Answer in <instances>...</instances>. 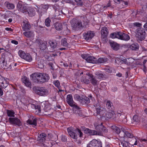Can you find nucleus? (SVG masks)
I'll use <instances>...</instances> for the list:
<instances>
[{
  "label": "nucleus",
  "instance_id": "1",
  "mask_svg": "<svg viewBox=\"0 0 147 147\" xmlns=\"http://www.w3.org/2000/svg\"><path fill=\"white\" fill-rule=\"evenodd\" d=\"M31 80L37 83H42L48 81L49 79V75L44 73H34L30 76Z\"/></svg>",
  "mask_w": 147,
  "mask_h": 147
},
{
  "label": "nucleus",
  "instance_id": "2",
  "mask_svg": "<svg viewBox=\"0 0 147 147\" xmlns=\"http://www.w3.org/2000/svg\"><path fill=\"white\" fill-rule=\"evenodd\" d=\"M88 21L86 18L82 17L78 20H72L71 26L74 30H80L86 28L88 26Z\"/></svg>",
  "mask_w": 147,
  "mask_h": 147
},
{
  "label": "nucleus",
  "instance_id": "3",
  "mask_svg": "<svg viewBox=\"0 0 147 147\" xmlns=\"http://www.w3.org/2000/svg\"><path fill=\"white\" fill-rule=\"evenodd\" d=\"M67 131L70 136L75 140L77 138V134L78 135L79 134L80 137H82L83 135V134L81 131L78 129L74 130L72 127H69L67 128Z\"/></svg>",
  "mask_w": 147,
  "mask_h": 147
},
{
  "label": "nucleus",
  "instance_id": "4",
  "mask_svg": "<svg viewBox=\"0 0 147 147\" xmlns=\"http://www.w3.org/2000/svg\"><path fill=\"white\" fill-rule=\"evenodd\" d=\"M34 91L36 94L41 96H46L49 94V91L44 87H36Z\"/></svg>",
  "mask_w": 147,
  "mask_h": 147
},
{
  "label": "nucleus",
  "instance_id": "5",
  "mask_svg": "<svg viewBox=\"0 0 147 147\" xmlns=\"http://www.w3.org/2000/svg\"><path fill=\"white\" fill-rule=\"evenodd\" d=\"M136 36L139 41H141L145 39L146 33L144 29L142 28H138L136 30Z\"/></svg>",
  "mask_w": 147,
  "mask_h": 147
},
{
  "label": "nucleus",
  "instance_id": "6",
  "mask_svg": "<svg viewBox=\"0 0 147 147\" xmlns=\"http://www.w3.org/2000/svg\"><path fill=\"white\" fill-rule=\"evenodd\" d=\"M102 123H101L100 124H98L97 123H95L94 124L95 129L97 130L98 133H101L100 135H102L103 133H105L108 131V130L102 125Z\"/></svg>",
  "mask_w": 147,
  "mask_h": 147
},
{
  "label": "nucleus",
  "instance_id": "7",
  "mask_svg": "<svg viewBox=\"0 0 147 147\" xmlns=\"http://www.w3.org/2000/svg\"><path fill=\"white\" fill-rule=\"evenodd\" d=\"M18 54L20 57L27 61L31 62L32 60V57L29 54H26L22 50L19 51Z\"/></svg>",
  "mask_w": 147,
  "mask_h": 147
},
{
  "label": "nucleus",
  "instance_id": "8",
  "mask_svg": "<svg viewBox=\"0 0 147 147\" xmlns=\"http://www.w3.org/2000/svg\"><path fill=\"white\" fill-rule=\"evenodd\" d=\"M67 102L71 107L74 108H78L77 104L73 100L72 96L71 94H68L67 96Z\"/></svg>",
  "mask_w": 147,
  "mask_h": 147
},
{
  "label": "nucleus",
  "instance_id": "9",
  "mask_svg": "<svg viewBox=\"0 0 147 147\" xmlns=\"http://www.w3.org/2000/svg\"><path fill=\"white\" fill-rule=\"evenodd\" d=\"M111 127L115 131L117 134H119V136L120 137V140H123L125 136V132L121 131L119 128L115 125L112 126Z\"/></svg>",
  "mask_w": 147,
  "mask_h": 147
},
{
  "label": "nucleus",
  "instance_id": "10",
  "mask_svg": "<svg viewBox=\"0 0 147 147\" xmlns=\"http://www.w3.org/2000/svg\"><path fill=\"white\" fill-rule=\"evenodd\" d=\"M94 106L96 107L97 114H99L100 116L103 117V115H104L106 111V109L105 108L100 107L98 102L97 103L94 105Z\"/></svg>",
  "mask_w": 147,
  "mask_h": 147
},
{
  "label": "nucleus",
  "instance_id": "11",
  "mask_svg": "<svg viewBox=\"0 0 147 147\" xmlns=\"http://www.w3.org/2000/svg\"><path fill=\"white\" fill-rule=\"evenodd\" d=\"M87 147H102V146L100 142L93 139L87 145Z\"/></svg>",
  "mask_w": 147,
  "mask_h": 147
},
{
  "label": "nucleus",
  "instance_id": "12",
  "mask_svg": "<svg viewBox=\"0 0 147 147\" xmlns=\"http://www.w3.org/2000/svg\"><path fill=\"white\" fill-rule=\"evenodd\" d=\"M9 123L12 124L16 125L19 126L22 125V123L20 121L17 117H10L9 119Z\"/></svg>",
  "mask_w": 147,
  "mask_h": 147
},
{
  "label": "nucleus",
  "instance_id": "13",
  "mask_svg": "<svg viewBox=\"0 0 147 147\" xmlns=\"http://www.w3.org/2000/svg\"><path fill=\"white\" fill-rule=\"evenodd\" d=\"M102 38L103 40L106 41L107 39V35L108 33V30L106 27L102 28L101 30Z\"/></svg>",
  "mask_w": 147,
  "mask_h": 147
},
{
  "label": "nucleus",
  "instance_id": "14",
  "mask_svg": "<svg viewBox=\"0 0 147 147\" xmlns=\"http://www.w3.org/2000/svg\"><path fill=\"white\" fill-rule=\"evenodd\" d=\"M118 39L123 40L127 41L130 39V37L127 34L119 32Z\"/></svg>",
  "mask_w": 147,
  "mask_h": 147
},
{
  "label": "nucleus",
  "instance_id": "15",
  "mask_svg": "<svg viewBox=\"0 0 147 147\" xmlns=\"http://www.w3.org/2000/svg\"><path fill=\"white\" fill-rule=\"evenodd\" d=\"M94 36L93 32L91 31H88L87 33L83 34L84 38L86 40L91 39Z\"/></svg>",
  "mask_w": 147,
  "mask_h": 147
},
{
  "label": "nucleus",
  "instance_id": "16",
  "mask_svg": "<svg viewBox=\"0 0 147 147\" xmlns=\"http://www.w3.org/2000/svg\"><path fill=\"white\" fill-rule=\"evenodd\" d=\"M87 75H88L91 78L90 81L91 84L94 86H97L99 84V82L96 79L93 77L92 75L91 74H89Z\"/></svg>",
  "mask_w": 147,
  "mask_h": 147
},
{
  "label": "nucleus",
  "instance_id": "17",
  "mask_svg": "<svg viewBox=\"0 0 147 147\" xmlns=\"http://www.w3.org/2000/svg\"><path fill=\"white\" fill-rule=\"evenodd\" d=\"M109 44L113 50L117 51L119 49L120 45L119 44L114 42H110Z\"/></svg>",
  "mask_w": 147,
  "mask_h": 147
},
{
  "label": "nucleus",
  "instance_id": "18",
  "mask_svg": "<svg viewBox=\"0 0 147 147\" xmlns=\"http://www.w3.org/2000/svg\"><path fill=\"white\" fill-rule=\"evenodd\" d=\"M23 25L22 29L26 31L30 30L31 26L30 23L27 21H24L23 22Z\"/></svg>",
  "mask_w": 147,
  "mask_h": 147
},
{
  "label": "nucleus",
  "instance_id": "19",
  "mask_svg": "<svg viewBox=\"0 0 147 147\" xmlns=\"http://www.w3.org/2000/svg\"><path fill=\"white\" fill-rule=\"evenodd\" d=\"M22 81L23 83L27 87H30L31 86V84L30 81L28 78L25 76L22 78Z\"/></svg>",
  "mask_w": 147,
  "mask_h": 147
},
{
  "label": "nucleus",
  "instance_id": "20",
  "mask_svg": "<svg viewBox=\"0 0 147 147\" xmlns=\"http://www.w3.org/2000/svg\"><path fill=\"white\" fill-rule=\"evenodd\" d=\"M2 59L1 61V62H2L1 63V66L2 68H10L9 66L11 65H13L14 64L13 63L12 64L9 65L8 64H7L6 62L5 61V59L4 58H3V59L1 58Z\"/></svg>",
  "mask_w": 147,
  "mask_h": 147
},
{
  "label": "nucleus",
  "instance_id": "21",
  "mask_svg": "<svg viewBox=\"0 0 147 147\" xmlns=\"http://www.w3.org/2000/svg\"><path fill=\"white\" fill-rule=\"evenodd\" d=\"M46 137L47 135L46 134L44 133H41L38 136L37 140L42 143L45 140Z\"/></svg>",
  "mask_w": 147,
  "mask_h": 147
},
{
  "label": "nucleus",
  "instance_id": "22",
  "mask_svg": "<svg viewBox=\"0 0 147 147\" xmlns=\"http://www.w3.org/2000/svg\"><path fill=\"white\" fill-rule=\"evenodd\" d=\"M86 61L87 62L92 63H96L97 59L92 56L88 57L86 59Z\"/></svg>",
  "mask_w": 147,
  "mask_h": 147
},
{
  "label": "nucleus",
  "instance_id": "23",
  "mask_svg": "<svg viewBox=\"0 0 147 147\" xmlns=\"http://www.w3.org/2000/svg\"><path fill=\"white\" fill-rule=\"evenodd\" d=\"M80 100V102L82 105H88L90 102L89 99L86 97H84V98H82Z\"/></svg>",
  "mask_w": 147,
  "mask_h": 147
},
{
  "label": "nucleus",
  "instance_id": "24",
  "mask_svg": "<svg viewBox=\"0 0 147 147\" xmlns=\"http://www.w3.org/2000/svg\"><path fill=\"white\" fill-rule=\"evenodd\" d=\"M85 131L91 135H101V133H98L97 131L94 130H91L88 129H86Z\"/></svg>",
  "mask_w": 147,
  "mask_h": 147
},
{
  "label": "nucleus",
  "instance_id": "25",
  "mask_svg": "<svg viewBox=\"0 0 147 147\" xmlns=\"http://www.w3.org/2000/svg\"><path fill=\"white\" fill-rule=\"evenodd\" d=\"M110 111L107 112L106 111L104 115H103V117H106L108 118H112L113 114L114 113V111L113 110H109Z\"/></svg>",
  "mask_w": 147,
  "mask_h": 147
},
{
  "label": "nucleus",
  "instance_id": "26",
  "mask_svg": "<svg viewBox=\"0 0 147 147\" xmlns=\"http://www.w3.org/2000/svg\"><path fill=\"white\" fill-rule=\"evenodd\" d=\"M40 48L42 50H44L47 48V42L45 41L40 40L39 41Z\"/></svg>",
  "mask_w": 147,
  "mask_h": 147
},
{
  "label": "nucleus",
  "instance_id": "27",
  "mask_svg": "<svg viewBox=\"0 0 147 147\" xmlns=\"http://www.w3.org/2000/svg\"><path fill=\"white\" fill-rule=\"evenodd\" d=\"M137 138L135 136H134L132 138H131V139L129 140V144L131 145H137L138 142L137 140Z\"/></svg>",
  "mask_w": 147,
  "mask_h": 147
},
{
  "label": "nucleus",
  "instance_id": "28",
  "mask_svg": "<svg viewBox=\"0 0 147 147\" xmlns=\"http://www.w3.org/2000/svg\"><path fill=\"white\" fill-rule=\"evenodd\" d=\"M78 108H74V113L77 116L80 117H82L83 116V114L82 112V111L80 110L81 108L78 106Z\"/></svg>",
  "mask_w": 147,
  "mask_h": 147
},
{
  "label": "nucleus",
  "instance_id": "29",
  "mask_svg": "<svg viewBox=\"0 0 147 147\" xmlns=\"http://www.w3.org/2000/svg\"><path fill=\"white\" fill-rule=\"evenodd\" d=\"M30 106L32 108L38 111V112L37 113V114H38L40 112V108L39 105L34 104H30Z\"/></svg>",
  "mask_w": 147,
  "mask_h": 147
},
{
  "label": "nucleus",
  "instance_id": "30",
  "mask_svg": "<svg viewBox=\"0 0 147 147\" xmlns=\"http://www.w3.org/2000/svg\"><path fill=\"white\" fill-rule=\"evenodd\" d=\"M54 27L57 30H61L63 28L62 24L61 23L56 22L55 24Z\"/></svg>",
  "mask_w": 147,
  "mask_h": 147
},
{
  "label": "nucleus",
  "instance_id": "31",
  "mask_svg": "<svg viewBox=\"0 0 147 147\" xmlns=\"http://www.w3.org/2000/svg\"><path fill=\"white\" fill-rule=\"evenodd\" d=\"M40 7L41 9L43 10L42 11L41 13L44 14L46 12L49 6L47 5L42 4L40 5Z\"/></svg>",
  "mask_w": 147,
  "mask_h": 147
},
{
  "label": "nucleus",
  "instance_id": "32",
  "mask_svg": "<svg viewBox=\"0 0 147 147\" xmlns=\"http://www.w3.org/2000/svg\"><path fill=\"white\" fill-rule=\"evenodd\" d=\"M4 4L5 6L9 9H13L15 7L14 5L13 4L9 3L8 2H5Z\"/></svg>",
  "mask_w": 147,
  "mask_h": 147
},
{
  "label": "nucleus",
  "instance_id": "33",
  "mask_svg": "<svg viewBox=\"0 0 147 147\" xmlns=\"http://www.w3.org/2000/svg\"><path fill=\"white\" fill-rule=\"evenodd\" d=\"M106 107L109 110H113V107L112 103L109 100L107 101L106 103Z\"/></svg>",
  "mask_w": 147,
  "mask_h": 147
},
{
  "label": "nucleus",
  "instance_id": "34",
  "mask_svg": "<svg viewBox=\"0 0 147 147\" xmlns=\"http://www.w3.org/2000/svg\"><path fill=\"white\" fill-rule=\"evenodd\" d=\"M119 32H116L111 33L110 34V37L112 38H119Z\"/></svg>",
  "mask_w": 147,
  "mask_h": 147
},
{
  "label": "nucleus",
  "instance_id": "35",
  "mask_svg": "<svg viewBox=\"0 0 147 147\" xmlns=\"http://www.w3.org/2000/svg\"><path fill=\"white\" fill-rule=\"evenodd\" d=\"M80 80L81 82L86 84H88L90 83L89 80L86 78L85 76L82 77Z\"/></svg>",
  "mask_w": 147,
  "mask_h": 147
},
{
  "label": "nucleus",
  "instance_id": "36",
  "mask_svg": "<svg viewBox=\"0 0 147 147\" xmlns=\"http://www.w3.org/2000/svg\"><path fill=\"white\" fill-rule=\"evenodd\" d=\"M121 114L117 112L115 113L114 111V113L113 114V116L112 118L115 121L117 120L119 117L121 116Z\"/></svg>",
  "mask_w": 147,
  "mask_h": 147
},
{
  "label": "nucleus",
  "instance_id": "37",
  "mask_svg": "<svg viewBox=\"0 0 147 147\" xmlns=\"http://www.w3.org/2000/svg\"><path fill=\"white\" fill-rule=\"evenodd\" d=\"M23 34L27 37H32L34 36L33 32L31 31L24 32Z\"/></svg>",
  "mask_w": 147,
  "mask_h": 147
},
{
  "label": "nucleus",
  "instance_id": "38",
  "mask_svg": "<svg viewBox=\"0 0 147 147\" xmlns=\"http://www.w3.org/2000/svg\"><path fill=\"white\" fill-rule=\"evenodd\" d=\"M36 121L37 120L36 118L32 120H31L30 119H28L27 121V123L36 126L37 124Z\"/></svg>",
  "mask_w": 147,
  "mask_h": 147
},
{
  "label": "nucleus",
  "instance_id": "39",
  "mask_svg": "<svg viewBox=\"0 0 147 147\" xmlns=\"http://www.w3.org/2000/svg\"><path fill=\"white\" fill-rule=\"evenodd\" d=\"M61 44L64 46L69 47V45L67 42V39L65 38L62 39L61 41Z\"/></svg>",
  "mask_w": 147,
  "mask_h": 147
},
{
  "label": "nucleus",
  "instance_id": "40",
  "mask_svg": "<svg viewBox=\"0 0 147 147\" xmlns=\"http://www.w3.org/2000/svg\"><path fill=\"white\" fill-rule=\"evenodd\" d=\"M107 59L106 58H99L98 60H97V63H103L106 62L107 61Z\"/></svg>",
  "mask_w": 147,
  "mask_h": 147
},
{
  "label": "nucleus",
  "instance_id": "41",
  "mask_svg": "<svg viewBox=\"0 0 147 147\" xmlns=\"http://www.w3.org/2000/svg\"><path fill=\"white\" fill-rule=\"evenodd\" d=\"M27 13L29 16L32 17L34 16L35 13L34 10L32 8H30Z\"/></svg>",
  "mask_w": 147,
  "mask_h": 147
},
{
  "label": "nucleus",
  "instance_id": "42",
  "mask_svg": "<svg viewBox=\"0 0 147 147\" xmlns=\"http://www.w3.org/2000/svg\"><path fill=\"white\" fill-rule=\"evenodd\" d=\"M9 17L8 15L6 13L0 14V18L4 22L5 21L4 20H7V19Z\"/></svg>",
  "mask_w": 147,
  "mask_h": 147
},
{
  "label": "nucleus",
  "instance_id": "43",
  "mask_svg": "<svg viewBox=\"0 0 147 147\" xmlns=\"http://www.w3.org/2000/svg\"><path fill=\"white\" fill-rule=\"evenodd\" d=\"M121 144L123 147H128L129 146V142H128L125 141L124 140H120Z\"/></svg>",
  "mask_w": 147,
  "mask_h": 147
},
{
  "label": "nucleus",
  "instance_id": "44",
  "mask_svg": "<svg viewBox=\"0 0 147 147\" xmlns=\"http://www.w3.org/2000/svg\"><path fill=\"white\" fill-rule=\"evenodd\" d=\"M139 46L137 44H133L130 46V48L132 50H136L138 49Z\"/></svg>",
  "mask_w": 147,
  "mask_h": 147
},
{
  "label": "nucleus",
  "instance_id": "45",
  "mask_svg": "<svg viewBox=\"0 0 147 147\" xmlns=\"http://www.w3.org/2000/svg\"><path fill=\"white\" fill-rule=\"evenodd\" d=\"M49 44L50 47L53 49L55 48L57 45L56 42L51 40H50L49 41Z\"/></svg>",
  "mask_w": 147,
  "mask_h": 147
},
{
  "label": "nucleus",
  "instance_id": "46",
  "mask_svg": "<svg viewBox=\"0 0 147 147\" xmlns=\"http://www.w3.org/2000/svg\"><path fill=\"white\" fill-rule=\"evenodd\" d=\"M134 62V60L132 58H129L127 60L126 64L128 65H130L132 64Z\"/></svg>",
  "mask_w": 147,
  "mask_h": 147
},
{
  "label": "nucleus",
  "instance_id": "47",
  "mask_svg": "<svg viewBox=\"0 0 147 147\" xmlns=\"http://www.w3.org/2000/svg\"><path fill=\"white\" fill-rule=\"evenodd\" d=\"M7 114L8 116L10 117H14V112L12 110H7Z\"/></svg>",
  "mask_w": 147,
  "mask_h": 147
},
{
  "label": "nucleus",
  "instance_id": "48",
  "mask_svg": "<svg viewBox=\"0 0 147 147\" xmlns=\"http://www.w3.org/2000/svg\"><path fill=\"white\" fill-rule=\"evenodd\" d=\"M74 2H76V5L79 6H82L83 4V3L82 0H75Z\"/></svg>",
  "mask_w": 147,
  "mask_h": 147
},
{
  "label": "nucleus",
  "instance_id": "49",
  "mask_svg": "<svg viewBox=\"0 0 147 147\" xmlns=\"http://www.w3.org/2000/svg\"><path fill=\"white\" fill-rule=\"evenodd\" d=\"M53 83L58 89L60 88V83L59 81L58 80H55L53 81Z\"/></svg>",
  "mask_w": 147,
  "mask_h": 147
},
{
  "label": "nucleus",
  "instance_id": "50",
  "mask_svg": "<svg viewBox=\"0 0 147 147\" xmlns=\"http://www.w3.org/2000/svg\"><path fill=\"white\" fill-rule=\"evenodd\" d=\"M20 11L23 13L27 12L28 11L27 7L24 5H22Z\"/></svg>",
  "mask_w": 147,
  "mask_h": 147
},
{
  "label": "nucleus",
  "instance_id": "51",
  "mask_svg": "<svg viewBox=\"0 0 147 147\" xmlns=\"http://www.w3.org/2000/svg\"><path fill=\"white\" fill-rule=\"evenodd\" d=\"M8 82L6 80L4 81L1 84V86L3 88H5L8 86Z\"/></svg>",
  "mask_w": 147,
  "mask_h": 147
},
{
  "label": "nucleus",
  "instance_id": "52",
  "mask_svg": "<svg viewBox=\"0 0 147 147\" xmlns=\"http://www.w3.org/2000/svg\"><path fill=\"white\" fill-rule=\"evenodd\" d=\"M56 137V135H55L53 136L51 134H49L48 137L49 140H54L55 139L54 138Z\"/></svg>",
  "mask_w": 147,
  "mask_h": 147
},
{
  "label": "nucleus",
  "instance_id": "53",
  "mask_svg": "<svg viewBox=\"0 0 147 147\" xmlns=\"http://www.w3.org/2000/svg\"><path fill=\"white\" fill-rule=\"evenodd\" d=\"M51 22V20L49 18H47L45 21L46 26L47 27H49L50 26V23Z\"/></svg>",
  "mask_w": 147,
  "mask_h": 147
},
{
  "label": "nucleus",
  "instance_id": "54",
  "mask_svg": "<svg viewBox=\"0 0 147 147\" xmlns=\"http://www.w3.org/2000/svg\"><path fill=\"white\" fill-rule=\"evenodd\" d=\"M96 77L99 79L102 78L104 76L102 74L97 73L96 74Z\"/></svg>",
  "mask_w": 147,
  "mask_h": 147
},
{
  "label": "nucleus",
  "instance_id": "55",
  "mask_svg": "<svg viewBox=\"0 0 147 147\" xmlns=\"http://www.w3.org/2000/svg\"><path fill=\"white\" fill-rule=\"evenodd\" d=\"M74 99L80 102V100H81L82 97H81L80 95L78 94H76L74 95Z\"/></svg>",
  "mask_w": 147,
  "mask_h": 147
},
{
  "label": "nucleus",
  "instance_id": "56",
  "mask_svg": "<svg viewBox=\"0 0 147 147\" xmlns=\"http://www.w3.org/2000/svg\"><path fill=\"white\" fill-rule=\"evenodd\" d=\"M125 136L127 137L130 138H132L134 136L132 134L129 132L127 131L125 132Z\"/></svg>",
  "mask_w": 147,
  "mask_h": 147
},
{
  "label": "nucleus",
  "instance_id": "57",
  "mask_svg": "<svg viewBox=\"0 0 147 147\" xmlns=\"http://www.w3.org/2000/svg\"><path fill=\"white\" fill-rule=\"evenodd\" d=\"M133 121L134 122H138L139 121V120L137 115H135L134 116L133 118Z\"/></svg>",
  "mask_w": 147,
  "mask_h": 147
},
{
  "label": "nucleus",
  "instance_id": "58",
  "mask_svg": "<svg viewBox=\"0 0 147 147\" xmlns=\"http://www.w3.org/2000/svg\"><path fill=\"white\" fill-rule=\"evenodd\" d=\"M61 140L63 142H65L67 141V138L66 136L64 135H62L61 136Z\"/></svg>",
  "mask_w": 147,
  "mask_h": 147
},
{
  "label": "nucleus",
  "instance_id": "59",
  "mask_svg": "<svg viewBox=\"0 0 147 147\" xmlns=\"http://www.w3.org/2000/svg\"><path fill=\"white\" fill-rule=\"evenodd\" d=\"M134 26L137 27H140L142 26V24L139 22H135L133 24Z\"/></svg>",
  "mask_w": 147,
  "mask_h": 147
},
{
  "label": "nucleus",
  "instance_id": "60",
  "mask_svg": "<svg viewBox=\"0 0 147 147\" xmlns=\"http://www.w3.org/2000/svg\"><path fill=\"white\" fill-rule=\"evenodd\" d=\"M50 54L47 53V55H44V57H45L46 59H48V60H51V57H50Z\"/></svg>",
  "mask_w": 147,
  "mask_h": 147
},
{
  "label": "nucleus",
  "instance_id": "61",
  "mask_svg": "<svg viewBox=\"0 0 147 147\" xmlns=\"http://www.w3.org/2000/svg\"><path fill=\"white\" fill-rule=\"evenodd\" d=\"M115 63H119L121 62V57L120 58H116L115 61Z\"/></svg>",
  "mask_w": 147,
  "mask_h": 147
},
{
  "label": "nucleus",
  "instance_id": "62",
  "mask_svg": "<svg viewBox=\"0 0 147 147\" xmlns=\"http://www.w3.org/2000/svg\"><path fill=\"white\" fill-rule=\"evenodd\" d=\"M126 59L123 58L121 57V62L122 63H124L126 64V62L127 61Z\"/></svg>",
  "mask_w": 147,
  "mask_h": 147
},
{
  "label": "nucleus",
  "instance_id": "63",
  "mask_svg": "<svg viewBox=\"0 0 147 147\" xmlns=\"http://www.w3.org/2000/svg\"><path fill=\"white\" fill-rule=\"evenodd\" d=\"M65 33L66 34H68L70 33V30L68 28V27H67V29L65 30Z\"/></svg>",
  "mask_w": 147,
  "mask_h": 147
},
{
  "label": "nucleus",
  "instance_id": "64",
  "mask_svg": "<svg viewBox=\"0 0 147 147\" xmlns=\"http://www.w3.org/2000/svg\"><path fill=\"white\" fill-rule=\"evenodd\" d=\"M22 5L20 3H18L17 4V7L19 9H20V10L21 9V7H22Z\"/></svg>",
  "mask_w": 147,
  "mask_h": 147
}]
</instances>
